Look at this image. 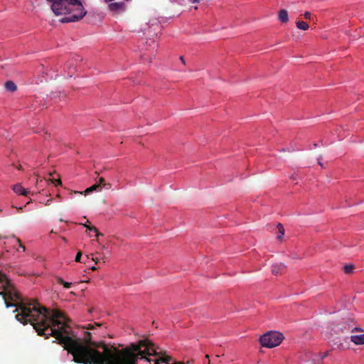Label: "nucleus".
<instances>
[{
    "label": "nucleus",
    "mask_w": 364,
    "mask_h": 364,
    "mask_svg": "<svg viewBox=\"0 0 364 364\" xmlns=\"http://www.w3.org/2000/svg\"><path fill=\"white\" fill-rule=\"evenodd\" d=\"M341 325H339L338 327H337V329L336 330V331L337 333H345V332H348V331H357L358 328L354 327L353 328V326H351L349 322H347V323H345L342 326H340Z\"/></svg>",
    "instance_id": "obj_6"
},
{
    "label": "nucleus",
    "mask_w": 364,
    "mask_h": 364,
    "mask_svg": "<svg viewBox=\"0 0 364 364\" xmlns=\"http://www.w3.org/2000/svg\"><path fill=\"white\" fill-rule=\"evenodd\" d=\"M283 339L282 333L278 331H269L260 337L259 342L263 347L272 348L278 346Z\"/></svg>",
    "instance_id": "obj_4"
},
{
    "label": "nucleus",
    "mask_w": 364,
    "mask_h": 364,
    "mask_svg": "<svg viewBox=\"0 0 364 364\" xmlns=\"http://www.w3.org/2000/svg\"><path fill=\"white\" fill-rule=\"evenodd\" d=\"M174 364H183V363H181V362H176Z\"/></svg>",
    "instance_id": "obj_31"
},
{
    "label": "nucleus",
    "mask_w": 364,
    "mask_h": 364,
    "mask_svg": "<svg viewBox=\"0 0 364 364\" xmlns=\"http://www.w3.org/2000/svg\"><path fill=\"white\" fill-rule=\"evenodd\" d=\"M81 256H82V252L80 251L77 253L76 256H75V262H80V259H81Z\"/></svg>",
    "instance_id": "obj_17"
},
{
    "label": "nucleus",
    "mask_w": 364,
    "mask_h": 364,
    "mask_svg": "<svg viewBox=\"0 0 364 364\" xmlns=\"http://www.w3.org/2000/svg\"><path fill=\"white\" fill-rule=\"evenodd\" d=\"M75 193H82L81 192L75 191Z\"/></svg>",
    "instance_id": "obj_33"
},
{
    "label": "nucleus",
    "mask_w": 364,
    "mask_h": 364,
    "mask_svg": "<svg viewBox=\"0 0 364 364\" xmlns=\"http://www.w3.org/2000/svg\"><path fill=\"white\" fill-rule=\"evenodd\" d=\"M179 59L183 65L186 64L185 59L183 56H180Z\"/></svg>",
    "instance_id": "obj_23"
},
{
    "label": "nucleus",
    "mask_w": 364,
    "mask_h": 364,
    "mask_svg": "<svg viewBox=\"0 0 364 364\" xmlns=\"http://www.w3.org/2000/svg\"><path fill=\"white\" fill-rule=\"evenodd\" d=\"M92 259L93 261H95V263H97V262H98L97 259H93V258H92Z\"/></svg>",
    "instance_id": "obj_29"
},
{
    "label": "nucleus",
    "mask_w": 364,
    "mask_h": 364,
    "mask_svg": "<svg viewBox=\"0 0 364 364\" xmlns=\"http://www.w3.org/2000/svg\"><path fill=\"white\" fill-rule=\"evenodd\" d=\"M304 18H306V19H309V18H310V17H311V13H310V12H309V11H306V12L304 13Z\"/></svg>",
    "instance_id": "obj_18"
},
{
    "label": "nucleus",
    "mask_w": 364,
    "mask_h": 364,
    "mask_svg": "<svg viewBox=\"0 0 364 364\" xmlns=\"http://www.w3.org/2000/svg\"><path fill=\"white\" fill-rule=\"evenodd\" d=\"M70 319L67 317L60 328L51 331L49 334L63 346L65 350L73 355V360L82 364H169L172 358L166 354L159 347L148 339L132 343L128 346L118 349L109 347L104 341H92V334H96L95 326H101V323L95 322L82 326V328L93 333L85 331L84 343L80 338L70 336Z\"/></svg>",
    "instance_id": "obj_1"
},
{
    "label": "nucleus",
    "mask_w": 364,
    "mask_h": 364,
    "mask_svg": "<svg viewBox=\"0 0 364 364\" xmlns=\"http://www.w3.org/2000/svg\"><path fill=\"white\" fill-rule=\"evenodd\" d=\"M51 2V9L57 16L73 13L70 16L61 18V23L78 21L87 14L82 2L78 0H53Z\"/></svg>",
    "instance_id": "obj_3"
},
{
    "label": "nucleus",
    "mask_w": 364,
    "mask_h": 364,
    "mask_svg": "<svg viewBox=\"0 0 364 364\" xmlns=\"http://www.w3.org/2000/svg\"><path fill=\"white\" fill-rule=\"evenodd\" d=\"M52 182L54 183L55 184V186L61 184L60 179H58L56 181L52 180Z\"/></svg>",
    "instance_id": "obj_20"
},
{
    "label": "nucleus",
    "mask_w": 364,
    "mask_h": 364,
    "mask_svg": "<svg viewBox=\"0 0 364 364\" xmlns=\"http://www.w3.org/2000/svg\"><path fill=\"white\" fill-rule=\"evenodd\" d=\"M350 338L356 345L364 344V334L351 336Z\"/></svg>",
    "instance_id": "obj_8"
},
{
    "label": "nucleus",
    "mask_w": 364,
    "mask_h": 364,
    "mask_svg": "<svg viewBox=\"0 0 364 364\" xmlns=\"http://www.w3.org/2000/svg\"><path fill=\"white\" fill-rule=\"evenodd\" d=\"M67 67H68V69H70L71 67H72V64L71 63L68 64Z\"/></svg>",
    "instance_id": "obj_27"
},
{
    "label": "nucleus",
    "mask_w": 364,
    "mask_h": 364,
    "mask_svg": "<svg viewBox=\"0 0 364 364\" xmlns=\"http://www.w3.org/2000/svg\"><path fill=\"white\" fill-rule=\"evenodd\" d=\"M47 1H49V2H51L53 0H47Z\"/></svg>",
    "instance_id": "obj_34"
},
{
    "label": "nucleus",
    "mask_w": 364,
    "mask_h": 364,
    "mask_svg": "<svg viewBox=\"0 0 364 364\" xmlns=\"http://www.w3.org/2000/svg\"><path fill=\"white\" fill-rule=\"evenodd\" d=\"M279 20L282 23H287L289 21V16L288 12L285 9H281L279 11Z\"/></svg>",
    "instance_id": "obj_9"
},
{
    "label": "nucleus",
    "mask_w": 364,
    "mask_h": 364,
    "mask_svg": "<svg viewBox=\"0 0 364 364\" xmlns=\"http://www.w3.org/2000/svg\"><path fill=\"white\" fill-rule=\"evenodd\" d=\"M97 189H100V184H95V185H92V186H90V188H87L85 190V193H89L93 191H96Z\"/></svg>",
    "instance_id": "obj_14"
},
{
    "label": "nucleus",
    "mask_w": 364,
    "mask_h": 364,
    "mask_svg": "<svg viewBox=\"0 0 364 364\" xmlns=\"http://www.w3.org/2000/svg\"><path fill=\"white\" fill-rule=\"evenodd\" d=\"M286 266L283 263H277L272 265V272L274 275L280 274L284 272Z\"/></svg>",
    "instance_id": "obj_5"
},
{
    "label": "nucleus",
    "mask_w": 364,
    "mask_h": 364,
    "mask_svg": "<svg viewBox=\"0 0 364 364\" xmlns=\"http://www.w3.org/2000/svg\"><path fill=\"white\" fill-rule=\"evenodd\" d=\"M16 241L19 243V247L23 249V251H25V247L21 244V240L19 239H16Z\"/></svg>",
    "instance_id": "obj_21"
},
{
    "label": "nucleus",
    "mask_w": 364,
    "mask_h": 364,
    "mask_svg": "<svg viewBox=\"0 0 364 364\" xmlns=\"http://www.w3.org/2000/svg\"><path fill=\"white\" fill-rule=\"evenodd\" d=\"M353 269H354V266L352 264L346 265L344 267V272L346 274H350L353 272Z\"/></svg>",
    "instance_id": "obj_16"
},
{
    "label": "nucleus",
    "mask_w": 364,
    "mask_h": 364,
    "mask_svg": "<svg viewBox=\"0 0 364 364\" xmlns=\"http://www.w3.org/2000/svg\"><path fill=\"white\" fill-rule=\"evenodd\" d=\"M5 87L9 92H14L17 89L16 84L13 81H11V80L6 82Z\"/></svg>",
    "instance_id": "obj_10"
},
{
    "label": "nucleus",
    "mask_w": 364,
    "mask_h": 364,
    "mask_svg": "<svg viewBox=\"0 0 364 364\" xmlns=\"http://www.w3.org/2000/svg\"><path fill=\"white\" fill-rule=\"evenodd\" d=\"M17 168H18V170L21 169V165H19L18 166H17Z\"/></svg>",
    "instance_id": "obj_30"
},
{
    "label": "nucleus",
    "mask_w": 364,
    "mask_h": 364,
    "mask_svg": "<svg viewBox=\"0 0 364 364\" xmlns=\"http://www.w3.org/2000/svg\"><path fill=\"white\" fill-rule=\"evenodd\" d=\"M318 164H319L321 167H323V164L321 161H318Z\"/></svg>",
    "instance_id": "obj_26"
},
{
    "label": "nucleus",
    "mask_w": 364,
    "mask_h": 364,
    "mask_svg": "<svg viewBox=\"0 0 364 364\" xmlns=\"http://www.w3.org/2000/svg\"><path fill=\"white\" fill-rule=\"evenodd\" d=\"M317 146H318V145H317V144H316V143H314V147H317Z\"/></svg>",
    "instance_id": "obj_32"
},
{
    "label": "nucleus",
    "mask_w": 364,
    "mask_h": 364,
    "mask_svg": "<svg viewBox=\"0 0 364 364\" xmlns=\"http://www.w3.org/2000/svg\"><path fill=\"white\" fill-rule=\"evenodd\" d=\"M277 229H278V235H277V238L278 240H281L284 235V228L281 223H278Z\"/></svg>",
    "instance_id": "obj_11"
},
{
    "label": "nucleus",
    "mask_w": 364,
    "mask_h": 364,
    "mask_svg": "<svg viewBox=\"0 0 364 364\" xmlns=\"http://www.w3.org/2000/svg\"><path fill=\"white\" fill-rule=\"evenodd\" d=\"M78 1L82 2V0H78Z\"/></svg>",
    "instance_id": "obj_35"
},
{
    "label": "nucleus",
    "mask_w": 364,
    "mask_h": 364,
    "mask_svg": "<svg viewBox=\"0 0 364 364\" xmlns=\"http://www.w3.org/2000/svg\"><path fill=\"white\" fill-rule=\"evenodd\" d=\"M12 190L18 195L27 196L29 194V191L24 188L20 183L13 186Z\"/></svg>",
    "instance_id": "obj_7"
},
{
    "label": "nucleus",
    "mask_w": 364,
    "mask_h": 364,
    "mask_svg": "<svg viewBox=\"0 0 364 364\" xmlns=\"http://www.w3.org/2000/svg\"><path fill=\"white\" fill-rule=\"evenodd\" d=\"M296 27L299 28V29H301V30H303V31H306L309 28V25L303 21H299L296 22Z\"/></svg>",
    "instance_id": "obj_12"
},
{
    "label": "nucleus",
    "mask_w": 364,
    "mask_h": 364,
    "mask_svg": "<svg viewBox=\"0 0 364 364\" xmlns=\"http://www.w3.org/2000/svg\"><path fill=\"white\" fill-rule=\"evenodd\" d=\"M91 269H92V270H93V271H95V270H96V269H97V267H95V266H93V267H91Z\"/></svg>",
    "instance_id": "obj_28"
},
{
    "label": "nucleus",
    "mask_w": 364,
    "mask_h": 364,
    "mask_svg": "<svg viewBox=\"0 0 364 364\" xmlns=\"http://www.w3.org/2000/svg\"><path fill=\"white\" fill-rule=\"evenodd\" d=\"M0 296L7 308L16 307L14 312L17 321L23 325L31 323L41 336L48 338L51 331L60 328L65 321L66 316L58 309L48 311L34 300H25L18 292L15 287L9 282L6 276L0 272Z\"/></svg>",
    "instance_id": "obj_2"
},
{
    "label": "nucleus",
    "mask_w": 364,
    "mask_h": 364,
    "mask_svg": "<svg viewBox=\"0 0 364 364\" xmlns=\"http://www.w3.org/2000/svg\"><path fill=\"white\" fill-rule=\"evenodd\" d=\"M327 356V353H325L322 356H321V359H323Z\"/></svg>",
    "instance_id": "obj_25"
},
{
    "label": "nucleus",
    "mask_w": 364,
    "mask_h": 364,
    "mask_svg": "<svg viewBox=\"0 0 364 364\" xmlns=\"http://www.w3.org/2000/svg\"><path fill=\"white\" fill-rule=\"evenodd\" d=\"M56 280L58 284L63 285L65 289H69L71 287V283L65 282L61 277H57Z\"/></svg>",
    "instance_id": "obj_13"
},
{
    "label": "nucleus",
    "mask_w": 364,
    "mask_h": 364,
    "mask_svg": "<svg viewBox=\"0 0 364 364\" xmlns=\"http://www.w3.org/2000/svg\"><path fill=\"white\" fill-rule=\"evenodd\" d=\"M87 223H89L88 220H87L86 223H80V225H82L84 227H85L87 230L97 231V228H95V226H92V225H90L87 224Z\"/></svg>",
    "instance_id": "obj_15"
},
{
    "label": "nucleus",
    "mask_w": 364,
    "mask_h": 364,
    "mask_svg": "<svg viewBox=\"0 0 364 364\" xmlns=\"http://www.w3.org/2000/svg\"><path fill=\"white\" fill-rule=\"evenodd\" d=\"M191 3L193 4H195V3H198L200 0H189Z\"/></svg>",
    "instance_id": "obj_24"
},
{
    "label": "nucleus",
    "mask_w": 364,
    "mask_h": 364,
    "mask_svg": "<svg viewBox=\"0 0 364 364\" xmlns=\"http://www.w3.org/2000/svg\"><path fill=\"white\" fill-rule=\"evenodd\" d=\"M98 184H100V186L101 185L105 186L106 184L105 183V179H104L103 178H102V177H101V178H100V179H99V183H98Z\"/></svg>",
    "instance_id": "obj_19"
},
{
    "label": "nucleus",
    "mask_w": 364,
    "mask_h": 364,
    "mask_svg": "<svg viewBox=\"0 0 364 364\" xmlns=\"http://www.w3.org/2000/svg\"><path fill=\"white\" fill-rule=\"evenodd\" d=\"M93 232H95V234H96V235H95V236H96V237H97V238H98V237H99V236L102 235V233H100V232L98 231V230H97V231H93Z\"/></svg>",
    "instance_id": "obj_22"
}]
</instances>
